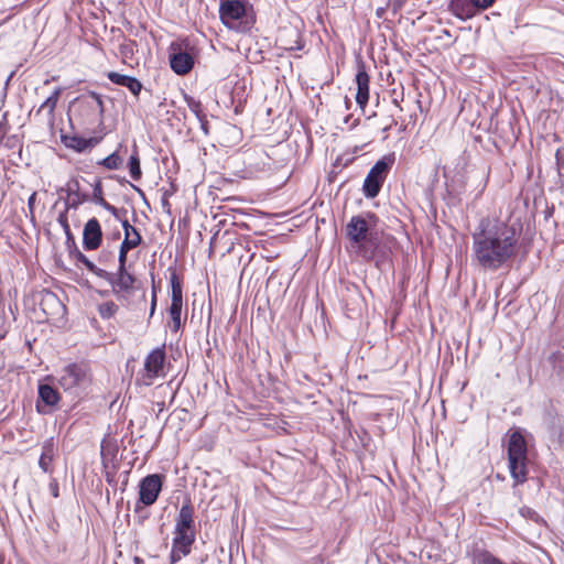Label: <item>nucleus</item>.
<instances>
[{
    "mask_svg": "<svg viewBox=\"0 0 564 564\" xmlns=\"http://www.w3.org/2000/svg\"><path fill=\"white\" fill-rule=\"evenodd\" d=\"M521 229L499 219L482 218L473 232V260L487 271H497L518 253Z\"/></svg>",
    "mask_w": 564,
    "mask_h": 564,
    "instance_id": "obj_1",
    "label": "nucleus"
},
{
    "mask_svg": "<svg viewBox=\"0 0 564 564\" xmlns=\"http://www.w3.org/2000/svg\"><path fill=\"white\" fill-rule=\"evenodd\" d=\"M376 221L377 217L371 213H367L352 216L346 225V235L351 246L357 249V252L362 258L368 260L373 257V247L377 240L373 231Z\"/></svg>",
    "mask_w": 564,
    "mask_h": 564,
    "instance_id": "obj_2",
    "label": "nucleus"
},
{
    "mask_svg": "<svg viewBox=\"0 0 564 564\" xmlns=\"http://www.w3.org/2000/svg\"><path fill=\"white\" fill-rule=\"evenodd\" d=\"M508 460L510 475L516 484L525 482L528 479V447L523 435L519 431H514L510 434Z\"/></svg>",
    "mask_w": 564,
    "mask_h": 564,
    "instance_id": "obj_3",
    "label": "nucleus"
},
{
    "mask_svg": "<svg viewBox=\"0 0 564 564\" xmlns=\"http://www.w3.org/2000/svg\"><path fill=\"white\" fill-rule=\"evenodd\" d=\"M104 111L101 96L94 91L76 98L70 108L73 118L84 126L100 123Z\"/></svg>",
    "mask_w": 564,
    "mask_h": 564,
    "instance_id": "obj_4",
    "label": "nucleus"
},
{
    "mask_svg": "<svg viewBox=\"0 0 564 564\" xmlns=\"http://www.w3.org/2000/svg\"><path fill=\"white\" fill-rule=\"evenodd\" d=\"M219 17L228 29L237 32H247L252 25V21L248 18L246 0H220Z\"/></svg>",
    "mask_w": 564,
    "mask_h": 564,
    "instance_id": "obj_5",
    "label": "nucleus"
},
{
    "mask_svg": "<svg viewBox=\"0 0 564 564\" xmlns=\"http://www.w3.org/2000/svg\"><path fill=\"white\" fill-rule=\"evenodd\" d=\"M194 507L189 498L182 505L178 514L175 519L174 538L183 543L192 544L195 542V521H194Z\"/></svg>",
    "mask_w": 564,
    "mask_h": 564,
    "instance_id": "obj_6",
    "label": "nucleus"
},
{
    "mask_svg": "<svg viewBox=\"0 0 564 564\" xmlns=\"http://www.w3.org/2000/svg\"><path fill=\"white\" fill-rule=\"evenodd\" d=\"M164 477L152 474L142 478L139 482V498L134 505V512L141 513L145 507L152 506L162 490Z\"/></svg>",
    "mask_w": 564,
    "mask_h": 564,
    "instance_id": "obj_7",
    "label": "nucleus"
},
{
    "mask_svg": "<svg viewBox=\"0 0 564 564\" xmlns=\"http://www.w3.org/2000/svg\"><path fill=\"white\" fill-rule=\"evenodd\" d=\"M393 164V159L386 156L376 162V164L368 172L364 182V194L368 198H375L388 175V172Z\"/></svg>",
    "mask_w": 564,
    "mask_h": 564,
    "instance_id": "obj_8",
    "label": "nucleus"
},
{
    "mask_svg": "<svg viewBox=\"0 0 564 564\" xmlns=\"http://www.w3.org/2000/svg\"><path fill=\"white\" fill-rule=\"evenodd\" d=\"M171 284V305L169 314L171 316V329L177 333L182 327V306H183V288L178 275L173 272L170 276Z\"/></svg>",
    "mask_w": 564,
    "mask_h": 564,
    "instance_id": "obj_9",
    "label": "nucleus"
},
{
    "mask_svg": "<svg viewBox=\"0 0 564 564\" xmlns=\"http://www.w3.org/2000/svg\"><path fill=\"white\" fill-rule=\"evenodd\" d=\"M102 279L111 285L112 292L118 299L132 293L137 282L135 278L127 271L126 264L120 263L116 273L108 272V276Z\"/></svg>",
    "mask_w": 564,
    "mask_h": 564,
    "instance_id": "obj_10",
    "label": "nucleus"
},
{
    "mask_svg": "<svg viewBox=\"0 0 564 564\" xmlns=\"http://www.w3.org/2000/svg\"><path fill=\"white\" fill-rule=\"evenodd\" d=\"M165 350L164 348L153 349L144 360V373L142 382L150 386L153 379L164 376Z\"/></svg>",
    "mask_w": 564,
    "mask_h": 564,
    "instance_id": "obj_11",
    "label": "nucleus"
},
{
    "mask_svg": "<svg viewBox=\"0 0 564 564\" xmlns=\"http://www.w3.org/2000/svg\"><path fill=\"white\" fill-rule=\"evenodd\" d=\"M87 378V367L84 364H70L58 373V384L64 390H72L82 384Z\"/></svg>",
    "mask_w": 564,
    "mask_h": 564,
    "instance_id": "obj_12",
    "label": "nucleus"
},
{
    "mask_svg": "<svg viewBox=\"0 0 564 564\" xmlns=\"http://www.w3.org/2000/svg\"><path fill=\"white\" fill-rule=\"evenodd\" d=\"M171 68L178 75H185L194 66V57L191 53L182 51L178 44L171 45L170 54Z\"/></svg>",
    "mask_w": 564,
    "mask_h": 564,
    "instance_id": "obj_13",
    "label": "nucleus"
},
{
    "mask_svg": "<svg viewBox=\"0 0 564 564\" xmlns=\"http://www.w3.org/2000/svg\"><path fill=\"white\" fill-rule=\"evenodd\" d=\"M102 240L101 226L97 218H90L84 226L83 246L86 250H96Z\"/></svg>",
    "mask_w": 564,
    "mask_h": 564,
    "instance_id": "obj_14",
    "label": "nucleus"
},
{
    "mask_svg": "<svg viewBox=\"0 0 564 564\" xmlns=\"http://www.w3.org/2000/svg\"><path fill=\"white\" fill-rule=\"evenodd\" d=\"M449 11L458 19L466 21L480 12L477 0H451Z\"/></svg>",
    "mask_w": 564,
    "mask_h": 564,
    "instance_id": "obj_15",
    "label": "nucleus"
},
{
    "mask_svg": "<svg viewBox=\"0 0 564 564\" xmlns=\"http://www.w3.org/2000/svg\"><path fill=\"white\" fill-rule=\"evenodd\" d=\"M369 75L366 72V66L364 62H358L357 64V74H356V84H357V94L356 101L357 104L364 108L368 104L369 100Z\"/></svg>",
    "mask_w": 564,
    "mask_h": 564,
    "instance_id": "obj_16",
    "label": "nucleus"
},
{
    "mask_svg": "<svg viewBox=\"0 0 564 564\" xmlns=\"http://www.w3.org/2000/svg\"><path fill=\"white\" fill-rule=\"evenodd\" d=\"M61 400V395L58 391L53 388L51 384H40L39 386V402L41 401L44 406L50 410H45L41 406L40 403L36 404L37 411L41 413L51 412L52 408L56 406Z\"/></svg>",
    "mask_w": 564,
    "mask_h": 564,
    "instance_id": "obj_17",
    "label": "nucleus"
},
{
    "mask_svg": "<svg viewBox=\"0 0 564 564\" xmlns=\"http://www.w3.org/2000/svg\"><path fill=\"white\" fill-rule=\"evenodd\" d=\"M107 78L112 84L128 88L134 97H138L140 95L143 87L142 83L135 77L123 75L117 72H109L107 74Z\"/></svg>",
    "mask_w": 564,
    "mask_h": 564,
    "instance_id": "obj_18",
    "label": "nucleus"
},
{
    "mask_svg": "<svg viewBox=\"0 0 564 564\" xmlns=\"http://www.w3.org/2000/svg\"><path fill=\"white\" fill-rule=\"evenodd\" d=\"M63 142L68 149H73L76 152H84L96 147L100 142V138H83L78 135H66L63 137Z\"/></svg>",
    "mask_w": 564,
    "mask_h": 564,
    "instance_id": "obj_19",
    "label": "nucleus"
},
{
    "mask_svg": "<svg viewBox=\"0 0 564 564\" xmlns=\"http://www.w3.org/2000/svg\"><path fill=\"white\" fill-rule=\"evenodd\" d=\"M66 193L68 196L67 208L76 209L79 205L88 199L86 194H82L79 191V183L77 180H70L66 184Z\"/></svg>",
    "mask_w": 564,
    "mask_h": 564,
    "instance_id": "obj_20",
    "label": "nucleus"
},
{
    "mask_svg": "<svg viewBox=\"0 0 564 564\" xmlns=\"http://www.w3.org/2000/svg\"><path fill=\"white\" fill-rule=\"evenodd\" d=\"M56 447L53 438L45 441L42 446V454L39 459V465L43 469V471H50V467L54 459Z\"/></svg>",
    "mask_w": 564,
    "mask_h": 564,
    "instance_id": "obj_21",
    "label": "nucleus"
},
{
    "mask_svg": "<svg viewBox=\"0 0 564 564\" xmlns=\"http://www.w3.org/2000/svg\"><path fill=\"white\" fill-rule=\"evenodd\" d=\"M62 94V88H55V90L52 93L50 97L46 98V100L40 106L37 113L46 111L47 112V121L53 122L54 121V110L56 108L57 101L59 99V96Z\"/></svg>",
    "mask_w": 564,
    "mask_h": 564,
    "instance_id": "obj_22",
    "label": "nucleus"
},
{
    "mask_svg": "<svg viewBox=\"0 0 564 564\" xmlns=\"http://www.w3.org/2000/svg\"><path fill=\"white\" fill-rule=\"evenodd\" d=\"M192 544L180 542L178 540L172 541V550L170 554L171 564H175L183 557L191 553Z\"/></svg>",
    "mask_w": 564,
    "mask_h": 564,
    "instance_id": "obj_23",
    "label": "nucleus"
},
{
    "mask_svg": "<svg viewBox=\"0 0 564 564\" xmlns=\"http://www.w3.org/2000/svg\"><path fill=\"white\" fill-rule=\"evenodd\" d=\"M76 259L78 262L85 265V268L91 272L93 274L97 275L98 278L102 279L104 276H108V271L98 268L93 261H90L84 253L78 252L76 254Z\"/></svg>",
    "mask_w": 564,
    "mask_h": 564,
    "instance_id": "obj_24",
    "label": "nucleus"
},
{
    "mask_svg": "<svg viewBox=\"0 0 564 564\" xmlns=\"http://www.w3.org/2000/svg\"><path fill=\"white\" fill-rule=\"evenodd\" d=\"M128 167H129L131 178L134 181H139L142 176V171L140 167L139 154L137 151H134L133 154H131L129 162H128Z\"/></svg>",
    "mask_w": 564,
    "mask_h": 564,
    "instance_id": "obj_25",
    "label": "nucleus"
},
{
    "mask_svg": "<svg viewBox=\"0 0 564 564\" xmlns=\"http://www.w3.org/2000/svg\"><path fill=\"white\" fill-rule=\"evenodd\" d=\"M122 162L123 160L119 155L118 151H115L110 155L98 162V164L102 165L108 170H118L122 165Z\"/></svg>",
    "mask_w": 564,
    "mask_h": 564,
    "instance_id": "obj_26",
    "label": "nucleus"
},
{
    "mask_svg": "<svg viewBox=\"0 0 564 564\" xmlns=\"http://www.w3.org/2000/svg\"><path fill=\"white\" fill-rule=\"evenodd\" d=\"M185 101L189 108V110L195 113V116L197 117V119L199 120L200 123L204 124V113H203V106H202V102L199 100H196L195 98L191 97V96H185Z\"/></svg>",
    "mask_w": 564,
    "mask_h": 564,
    "instance_id": "obj_27",
    "label": "nucleus"
},
{
    "mask_svg": "<svg viewBox=\"0 0 564 564\" xmlns=\"http://www.w3.org/2000/svg\"><path fill=\"white\" fill-rule=\"evenodd\" d=\"M122 228L124 230V238L129 239L138 245L141 243L142 237L138 229L129 224L128 220L122 221Z\"/></svg>",
    "mask_w": 564,
    "mask_h": 564,
    "instance_id": "obj_28",
    "label": "nucleus"
},
{
    "mask_svg": "<svg viewBox=\"0 0 564 564\" xmlns=\"http://www.w3.org/2000/svg\"><path fill=\"white\" fill-rule=\"evenodd\" d=\"M117 311H118V305L112 301L101 303L98 307L99 315L102 318L112 317L117 313Z\"/></svg>",
    "mask_w": 564,
    "mask_h": 564,
    "instance_id": "obj_29",
    "label": "nucleus"
},
{
    "mask_svg": "<svg viewBox=\"0 0 564 564\" xmlns=\"http://www.w3.org/2000/svg\"><path fill=\"white\" fill-rule=\"evenodd\" d=\"M138 246H139L138 243L124 238L123 241L121 242V246L119 249V258H118L119 263L126 264L128 251L137 248Z\"/></svg>",
    "mask_w": 564,
    "mask_h": 564,
    "instance_id": "obj_30",
    "label": "nucleus"
},
{
    "mask_svg": "<svg viewBox=\"0 0 564 564\" xmlns=\"http://www.w3.org/2000/svg\"><path fill=\"white\" fill-rule=\"evenodd\" d=\"M93 200L102 208L108 204L104 198V191L100 181H98L94 186Z\"/></svg>",
    "mask_w": 564,
    "mask_h": 564,
    "instance_id": "obj_31",
    "label": "nucleus"
},
{
    "mask_svg": "<svg viewBox=\"0 0 564 564\" xmlns=\"http://www.w3.org/2000/svg\"><path fill=\"white\" fill-rule=\"evenodd\" d=\"M69 208H65L64 212L59 213L58 216H57V223L61 225V227L63 228L65 235L67 238H72V231H70V227H69V223H68V216H67V212H68Z\"/></svg>",
    "mask_w": 564,
    "mask_h": 564,
    "instance_id": "obj_32",
    "label": "nucleus"
},
{
    "mask_svg": "<svg viewBox=\"0 0 564 564\" xmlns=\"http://www.w3.org/2000/svg\"><path fill=\"white\" fill-rule=\"evenodd\" d=\"M106 210H108L109 213L112 214V216L122 224V221L127 220L124 218L126 216V213L127 210L126 209H119L117 207H115L113 205L111 204H107L105 207H104Z\"/></svg>",
    "mask_w": 564,
    "mask_h": 564,
    "instance_id": "obj_33",
    "label": "nucleus"
},
{
    "mask_svg": "<svg viewBox=\"0 0 564 564\" xmlns=\"http://www.w3.org/2000/svg\"><path fill=\"white\" fill-rule=\"evenodd\" d=\"M495 2H496V0H477V3L479 4L480 12L492 7Z\"/></svg>",
    "mask_w": 564,
    "mask_h": 564,
    "instance_id": "obj_34",
    "label": "nucleus"
},
{
    "mask_svg": "<svg viewBox=\"0 0 564 564\" xmlns=\"http://www.w3.org/2000/svg\"><path fill=\"white\" fill-rule=\"evenodd\" d=\"M520 514L522 517L533 519L534 516H536V512L529 507H523L520 509Z\"/></svg>",
    "mask_w": 564,
    "mask_h": 564,
    "instance_id": "obj_35",
    "label": "nucleus"
},
{
    "mask_svg": "<svg viewBox=\"0 0 564 564\" xmlns=\"http://www.w3.org/2000/svg\"><path fill=\"white\" fill-rule=\"evenodd\" d=\"M7 133H8V124H7V121L3 119L2 121H0V144L2 143Z\"/></svg>",
    "mask_w": 564,
    "mask_h": 564,
    "instance_id": "obj_36",
    "label": "nucleus"
},
{
    "mask_svg": "<svg viewBox=\"0 0 564 564\" xmlns=\"http://www.w3.org/2000/svg\"><path fill=\"white\" fill-rule=\"evenodd\" d=\"M481 564H501V563L498 560H496L495 557H492L491 555L484 554Z\"/></svg>",
    "mask_w": 564,
    "mask_h": 564,
    "instance_id": "obj_37",
    "label": "nucleus"
},
{
    "mask_svg": "<svg viewBox=\"0 0 564 564\" xmlns=\"http://www.w3.org/2000/svg\"><path fill=\"white\" fill-rule=\"evenodd\" d=\"M115 256L111 251H101L99 259L100 260H113Z\"/></svg>",
    "mask_w": 564,
    "mask_h": 564,
    "instance_id": "obj_38",
    "label": "nucleus"
},
{
    "mask_svg": "<svg viewBox=\"0 0 564 564\" xmlns=\"http://www.w3.org/2000/svg\"><path fill=\"white\" fill-rule=\"evenodd\" d=\"M155 307H156V294L155 292L153 291L152 293V299H151V308H150V317L153 316L154 312H155Z\"/></svg>",
    "mask_w": 564,
    "mask_h": 564,
    "instance_id": "obj_39",
    "label": "nucleus"
},
{
    "mask_svg": "<svg viewBox=\"0 0 564 564\" xmlns=\"http://www.w3.org/2000/svg\"><path fill=\"white\" fill-rule=\"evenodd\" d=\"M162 207L165 212L170 213V203H169V199L166 197H163L162 198Z\"/></svg>",
    "mask_w": 564,
    "mask_h": 564,
    "instance_id": "obj_40",
    "label": "nucleus"
},
{
    "mask_svg": "<svg viewBox=\"0 0 564 564\" xmlns=\"http://www.w3.org/2000/svg\"><path fill=\"white\" fill-rule=\"evenodd\" d=\"M200 124H202V129L205 131V133H207L208 131H207V120H206V116H204V124H203V123H200Z\"/></svg>",
    "mask_w": 564,
    "mask_h": 564,
    "instance_id": "obj_41",
    "label": "nucleus"
},
{
    "mask_svg": "<svg viewBox=\"0 0 564 564\" xmlns=\"http://www.w3.org/2000/svg\"><path fill=\"white\" fill-rule=\"evenodd\" d=\"M34 198H35V193L32 194L31 197L29 198V205H31L34 202Z\"/></svg>",
    "mask_w": 564,
    "mask_h": 564,
    "instance_id": "obj_42",
    "label": "nucleus"
},
{
    "mask_svg": "<svg viewBox=\"0 0 564 564\" xmlns=\"http://www.w3.org/2000/svg\"><path fill=\"white\" fill-rule=\"evenodd\" d=\"M288 50H300L301 46L300 45H296V46H290V47H286Z\"/></svg>",
    "mask_w": 564,
    "mask_h": 564,
    "instance_id": "obj_43",
    "label": "nucleus"
},
{
    "mask_svg": "<svg viewBox=\"0 0 564 564\" xmlns=\"http://www.w3.org/2000/svg\"><path fill=\"white\" fill-rule=\"evenodd\" d=\"M47 296L53 299V300H55V296L53 294H51V293H48Z\"/></svg>",
    "mask_w": 564,
    "mask_h": 564,
    "instance_id": "obj_44",
    "label": "nucleus"
},
{
    "mask_svg": "<svg viewBox=\"0 0 564 564\" xmlns=\"http://www.w3.org/2000/svg\"><path fill=\"white\" fill-rule=\"evenodd\" d=\"M162 406H164V403H161V405H159L160 411H163Z\"/></svg>",
    "mask_w": 564,
    "mask_h": 564,
    "instance_id": "obj_45",
    "label": "nucleus"
},
{
    "mask_svg": "<svg viewBox=\"0 0 564 564\" xmlns=\"http://www.w3.org/2000/svg\"><path fill=\"white\" fill-rule=\"evenodd\" d=\"M162 406H164V403H161V405H159L160 411H163Z\"/></svg>",
    "mask_w": 564,
    "mask_h": 564,
    "instance_id": "obj_46",
    "label": "nucleus"
},
{
    "mask_svg": "<svg viewBox=\"0 0 564 564\" xmlns=\"http://www.w3.org/2000/svg\"><path fill=\"white\" fill-rule=\"evenodd\" d=\"M162 406H164V403H161V405H159L160 411H163Z\"/></svg>",
    "mask_w": 564,
    "mask_h": 564,
    "instance_id": "obj_47",
    "label": "nucleus"
},
{
    "mask_svg": "<svg viewBox=\"0 0 564 564\" xmlns=\"http://www.w3.org/2000/svg\"><path fill=\"white\" fill-rule=\"evenodd\" d=\"M405 0H399V3L402 4Z\"/></svg>",
    "mask_w": 564,
    "mask_h": 564,
    "instance_id": "obj_48",
    "label": "nucleus"
}]
</instances>
